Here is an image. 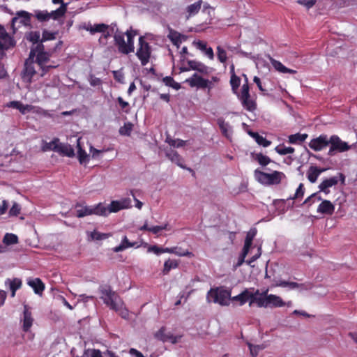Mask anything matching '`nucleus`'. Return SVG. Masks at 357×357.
Instances as JSON below:
<instances>
[{
	"instance_id": "f257e3e1",
	"label": "nucleus",
	"mask_w": 357,
	"mask_h": 357,
	"mask_svg": "<svg viewBox=\"0 0 357 357\" xmlns=\"http://www.w3.org/2000/svg\"><path fill=\"white\" fill-rule=\"evenodd\" d=\"M51 56L52 52L50 51H45V45L41 43L34 47H31L29 59L36 58L35 62L41 70L40 77L45 76L51 69L59 66V64H56L54 62L47 65V63L50 61Z\"/></svg>"
},
{
	"instance_id": "f03ea898",
	"label": "nucleus",
	"mask_w": 357,
	"mask_h": 357,
	"mask_svg": "<svg viewBox=\"0 0 357 357\" xmlns=\"http://www.w3.org/2000/svg\"><path fill=\"white\" fill-rule=\"evenodd\" d=\"M98 292L100 294V298L111 310L121 312L122 317L128 314L127 311L123 312L124 303L119 295L112 290L111 286L107 284L100 285L98 287Z\"/></svg>"
},
{
	"instance_id": "7ed1b4c3",
	"label": "nucleus",
	"mask_w": 357,
	"mask_h": 357,
	"mask_svg": "<svg viewBox=\"0 0 357 357\" xmlns=\"http://www.w3.org/2000/svg\"><path fill=\"white\" fill-rule=\"evenodd\" d=\"M255 179L261 184L265 185H278L282 179L285 178V174L279 171H273L272 173H266L257 169L254 172Z\"/></svg>"
},
{
	"instance_id": "20e7f679",
	"label": "nucleus",
	"mask_w": 357,
	"mask_h": 357,
	"mask_svg": "<svg viewBox=\"0 0 357 357\" xmlns=\"http://www.w3.org/2000/svg\"><path fill=\"white\" fill-rule=\"evenodd\" d=\"M151 36L149 34H145L139 38L136 56L143 66H146L150 61L151 56L152 48L147 41V40L151 38Z\"/></svg>"
},
{
	"instance_id": "39448f33",
	"label": "nucleus",
	"mask_w": 357,
	"mask_h": 357,
	"mask_svg": "<svg viewBox=\"0 0 357 357\" xmlns=\"http://www.w3.org/2000/svg\"><path fill=\"white\" fill-rule=\"evenodd\" d=\"M231 298V291L223 287H216L211 289L207 294V300L210 302L211 299L215 303H218L222 306H228Z\"/></svg>"
},
{
	"instance_id": "423d86ee",
	"label": "nucleus",
	"mask_w": 357,
	"mask_h": 357,
	"mask_svg": "<svg viewBox=\"0 0 357 357\" xmlns=\"http://www.w3.org/2000/svg\"><path fill=\"white\" fill-rule=\"evenodd\" d=\"M76 216L77 218H84L87 215H97L106 216L107 215V208L102 203H99L95 206H82L79 204H77L75 206Z\"/></svg>"
},
{
	"instance_id": "0eeeda50",
	"label": "nucleus",
	"mask_w": 357,
	"mask_h": 357,
	"mask_svg": "<svg viewBox=\"0 0 357 357\" xmlns=\"http://www.w3.org/2000/svg\"><path fill=\"white\" fill-rule=\"evenodd\" d=\"M191 88H197L199 89H207L208 93H209L213 89L211 86V82L209 79H205L198 73H194L190 77L188 78L185 81Z\"/></svg>"
},
{
	"instance_id": "6e6552de",
	"label": "nucleus",
	"mask_w": 357,
	"mask_h": 357,
	"mask_svg": "<svg viewBox=\"0 0 357 357\" xmlns=\"http://www.w3.org/2000/svg\"><path fill=\"white\" fill-rule=\"evenodd\" d=\"M268 289L263 291L261 296H264L263 301H259L262 307H280L286 305L281 297L275 294H267Z\"/></svg>"
},
{
	"instance_id": "1a4fd4ad",
	"label": "nucleus",
	"mask_w": 357,
	"mask_h": 357,
	"mask_svg": "<svg viewBox=\"0 0 357 357\" xmlns=\"http://www.w3.org/2000/svg\"><path fill=\"white\" fill-rule=\"evenodd\" d=\"M329 144H331L328 155H333L335 152H344L349 149L350 146L347 143L342 142L337 135H332L329 138Z\"/></svg>"
},
{
	"instance_id": "9d476101",
	"label": "nucleus",
	"mask_w": 357,
	"mask_h": 357,
	"mask_svg": "<svg viewBox=\"0 0 357 357\" xmlns=\"http://www.w3.org/2000/svg\"><path fill=\"white\" fill-rule=\"evenodd\" d=\"M342 184L345 181V176L342 173H338L337 176L324 179L319 185V190L326 195L330 193L329 188L336 185L339 181Z\"/></svg>"
},
{
	"instance_id": "9b49d317",
	"label": "nucleus",
	"mask_w": 357,
	"mask_h": 357,
	"mask_svg": "<svg viewBox=\"0 0 357 357\" xmlns=\"http://www.w3.org/2000/svg\"><path fill=\"white\" fill-rule=\"evenodd\" d=\"M15 45L14 38L9 35L3 25L0 24V49L9 50Z\"/></svg>"
},
{
	"instance_id": "f8f14e48",
	"label": "nucleus",
	"mask_w": 357,
	"mask_h": 357,
	"mask_svg": "<svg viewBox=\"0 0 357 357\" xmlns=\"http://www.w3.org/2000/svg\"><path fill=\"white\" fill-rule=\"evenodd\" d=\"M132 206L131 199L128 197L121 199V200L112 201L107 208V215L109 213H116L122 209L129 208Z\"/></svg>"
},
{
	"instance_id": "ddd939ff",
	"label": "nucleus",
	"mask_w": 357,
	"mask_h": 357,
	"mask_svg": "<svg viewBox=\"0 0 357 357\" xmlns=\"http://www.w3.org/2000/svg\"><path fill=\"white\" fill-rule=\"evenodd\" d=\"M329 145V139L326 135H321L318 137L312 139L309 146L314 151H320Z\"/></svg>"
},
{
	"instance_id": "4468645a",
	"label": "nucleus",
	"mask_w": 357,
	"mask_h": 357,
	"mask_svg": "<svg viewBox=\"0 0 357 357\" xmlns=\"http://www.w3.org/2000/svg\"><path fill=\"white\" fill-rule=\"evenodd\" d=\"M32 13L25 10H20L16 13L15 17L12 19V25L14 26L15 24L19 21V23L25 26H31V17Z\"/></svg>"
},
{
	"instance_id": "2eb2a0df",
	"label": "nucleus",
	"mask_w": 357,
	"mask_h": 357,
	"mask_svg": "<svg viewBox=\"0 0 357 357\" xmlns=\"http://www.w3.org/2000/svg\"><path fill=\"white\" fill-rule=\"evenodd\" d=\"M22 321H23V325H22L23 331L24 332H28L33 325V318L32 317L31 308L26 304L24 305Z\"/></svg>"
},
{
	"instance_id": "dca6fc26",
	"label": "nucleus",
	"mask_w": 357,
	"mask_h": 357,
	"mask_svg": "<svg viewBox=\"0 0 357 357\" xmlns=\"http://www.w3.org/2000/svg\"><path fill=\"white\" fill-rule=\"evenodd\" d=\"M36 74V70L33 62L26 61L24 64V68L22 72V79L28 82L31 83L33 76Z\"/></svg>"
},
{
	"instance_id": "f3484780",
	"label": "nucleus",
	"mask_w": 357,
	"mask_h": 357,
	"mask_svg": "<svg viewBox=\"0 0 357 357\" xmlns=\"http://www.w3.org/2000/svg\"><path fill=\"white\" fill-rule=\"evenodd\" d=\"M165 328L162 327L155 335V337L159 340L162 341L163 342H169L172 344H176L177 342V337L173 335L170 333H165Z\"/></svg>"
},
{
	"instance_id": "a211bd4d",
	"label": "nucleus",
	"mask_w": 357,
	"mask_h": 357,
	"mask_svg": "<svg viewBox=\"0 0 357 357\" xmlns=\"http://www.w3.org/2000/svg\"><path fill=\"white\" fill-rule=\"evenodd\" d=\"M166 157L169 159L172 162L176 164L178 167L185 169L186 167L183 165V159L178 154V153L172 149L167 150L165 152Z\"/></svg>"
},
{
	"instance_id": "6ab92c4d",
	"label": "nucleus",
	"mask_w": 357,
	"mask_h": 357,
	"mask_svg": "<svg viewBox=\"0 0 357 357\" xmlns=\"http://www.w3.org/2000/svg\"><path fill=\"white\" fill-rule=\"evenodd\" d=\"M334 211L335 206L329 200L322 201L317 208L318 213L326 215H332Z\"/></svg>"
},
{
	"instance_id": "aec40b11",
	"label": "nucleus",
	"mask_w": 357,
	"mask_h": 357,
	"mask_svg": "<svg viewBox=\"0 0 357 357\" xmlns=\"http://www.w3.org/2000/svg\"><path fill=\"white\" fill-rule=\"evenodd\" d=\"M5 284L9 285V289L11 291V297H15L16 291L20 289L22 287V281L21 279L17 278H15L13 279L8 278L5 281Z\"/></svg>"
},
{
	"instance_id": "412c9836",
	"label": "nucleus",
	"mask_w": 357,
	"mask_h": 357,
	"mask_svg": "<svg viewBox=\"0 0 357 357\" xmlns=\"http://www.w3.org/2000/svg\"><path fill=\"white\" fill-rule=\"evenodd\" d=\"M29 286L33 288L35 294L41 295L45 290V284L40 278L29 280L27 282Z\"/></svg>"
},
{
	"instance_id": "4be33fe9",
	"label": "nucleus",
	"mask_w": 357,
	"mask_h": 357,
	"mask_svg": "<svg viewBox=\"0 0 357 357\" xmlns=\"http://www.w3.org/2000/svg\"><path fill=\"white\" fill-rule=\"evenodd\" d=\"M125 35L127 36V42H126V48H123L125 50V54H128L131 52H133L135 50L134 47V36L135 33H133L132 30H128Z\"/></svg>"
},
{
	"instance_id": "5701e85b",
	"label": "nucleus",
	"mask_w": 357,
	"mask_h": 357,
	"mask_svg": "<svg viewBox=\"0 0 357 357\" xmlns=\"http://www.w3.org/2000/svg\"><path fill=\"white\" fill-rule=\"evenodd\" d=\"M56 152L59 153L62 155L68 157H73L75 155L73 148L71 145L68 144L59 142Z\"/></svg>"
},
{
	"instance_id": "b1692460",
	"label": "nucleus",
	"mask_w": 357,
	"mask_h": 357,
	"mask_svg": "<svg viewBox=\"0 0 357 357\" xmlns=\"http://www.w3.org/2000/svg\"><path fill=\"white\" fill-rule=\"evenodd\" d=\"M8 107L18 109L22 114H25L27 112H30L32 109L31 105H23L21 102L16 100L10 101L8 104Z\"/></svg>"
},
{
	"instance_id": "393cba45",
	"label": "nucleus",
	"mask_w": 357,
	"mask_h": 357,
	"mask_svg": "<svg viewBox=\"0 0 357 357\" xmlns=\"http://www.w3.org/2000/svg\"><path fill=\"white\" fill-rule=\"evenodd\" d=\"M257 233V229L255 227L251 228L247 233L246 237L245 239L243 250L247 251H250V249L252 246L253 239L256 236Z\"/></svg>"
},
{
	"instance_id": "a878e982",
	"label": "nucleus",
	"mask_w": 357,
	"mask_h": 357,
	"mask_svg": "<svg viewBox=\"0 0 357 357\" xmlns=\"http://www.w3.org/2000/svg\"><path fill=\"white\" fill-rule=\"evenodd\" d=\"M308 137V135L306 133H296L294 135H290L288 137V142L291 144H301L304 142L307 138Z\"/></svg>"
},
{
	"instance_id": "bb28decb",
	"label": "nucleus",
	"mask_w": 357,
	"mask_h": 357,
	"mask_svg": "<svg viewBox=\"0 0 357 357\" xmlns=\"http://www.w3.org/2000/svg\"><path fill=\"white\" fill-rule=\"evenodd\" d=\"M124 36L125 33H116L114 36V39L115 45L118 47L119 52L125 54V50L123 48H126V41Z\"/></svg>"
},
{
	"instance_id": "cd10ccee",
	"label": "nucleus",
	"mask_w": 357,
	"mask_h": 357,
	"mask_svg": "<svg viewBox=\"0 0 357 357\" xmlns=\"http://www.w3.org/2000/svg\"><path fill=\"white\" fill-rule=\"evenodd\" d=\"M251 157L254 160L257 161L263 167L268 165L271 162V159L268 156L264 155L262 153H252Z\"/></svg>"
},
{
	"instance_id": "c85d7f7f",
	"label": "nucleus",
	"mask_w": 357,
	"mask_h": 357,
	"mask_svg": "<svg viewBox=\"0 0 357 357\" xmlns=\"http://www.w3.org/2000/svg\"><path fill=\"white\" fill-rule=\"evenodd\" d=\"M202 4V1L199 0L198 1L189 5L186 8V12L188 15H186V20H188L190 17L195 15L199 10L201 9V6Z\"/></svg>"
},
{
	"instance_id": "c756f323",
	"label": "nucleus",
	"mask_w": 357,
	"mask_h": 357,
	"mask_svg": "<svg viewBox=\"0 0 357 357\" xmlns=\"http://www.w3.org/2000/svg\"><path fill=\"white\" fill-rule=\"evenodd\" d=\"M248 134L253 139H255V142L260 146L264 147H268L271 144V142L266 139L263 136L260 135L258 132L249 131Z\"/></svg>"
},
{
	"instance_id": "7c9ffc66",
	"label": "nucleus",
	"mask_w": 357,
	"mask_h": 357,
	"mask_svg": "<svg viewBox=\"0 0 357 357\" xmlns=\"http://www.w3.org/2000/svg\"><path fill=\"white\" fill-rule=\"evenodd\" d=\"M271 63L274 68L280 73L289 74H296L297 73L295 70L287 68L279 61L271 59Z\"/></svg>"
},
{
	"instance_id": "2f4dec72",
	"label": "nucleus",
	"mask_w": 357,
	"mask_h": 357,
	"mask_svg": "<svg viewBox=\"0 0 357 357\" xmlns=\"http://www.w3.org/2000/svg\"><path fill=\"white\" fill-rule=\"evenodd\" d=\"M80 140L81 138L77 139V158L79 163L84 164L89 161V155L85 150L82 148Z\"/></svg>"
},
{
	"instance_id": "473e14b6",
	"label": "nucleus",
	"mask_w": 357,
	"mask_h": 357,
	"mask_svg": "<svg viewBox=\"0 0 357 357\" xmlns=\"http://www.w3.org/2000/svg\"><path fill=\"white\" fill-rule=\"evenodd\" d=\"M137 243H136V242H134V243L130 242L129 240L128 239L127 236H124L121 241V244L118 246L114 247L113 248V251L115 252H119L123 251L128 248L133 247Z\"/></svg>"
},
{
	"instance_id": "72a5a7b5",
	"label": "nucleus",
	"mask_w": 357,
	"mask_h": 357,
	"mask_svg": "<svg viewBox=\"0 0 357 357\" xmlns=\"http://www.w3.org/2000/svg\"><path fill=\"white\" fill-rule=\"evenodd\" d=\"M26 38L27 40L33 43V47L37 45L41 40L40 33L38 31H31L27 33Z\"/></svg>"
},
{
	"instance_id": "f704fd0d",
	"label": "nucleus",
	"mask_w": 357,
	"mask_h": 357,
	"mask_svg": "<svg viewBox=\"0 0 357 357\" xmlns=\"http://www.w3.org/2000/svg\"><path fill=\"white\" fill-rule=\"evenodd\" d=\"M240 101L243 107L249 112H253L257 108V103L255 100L251 98L250 96H249V98L243 99Z\"/></svg>"
},
{
	"instance_id": "c9c22d12",
	"label": "nucleus",
	"mask_w": 357,
	"mask_h": 357,
	"mask_svg": "<svg viewBox=\"0 0 357 357\" xmlns=\"http://www.w3.org/2000/svg\"><path fill=\"white\" fill-rule=\"evenodd\" d=\"M167 37L171 40V42L175 43H176L177 41H185L187 40L188 38L186 36L183 35L173 29H171L169 31Z\"/></svg>"
},
{
	"instance_id": "e433bc0d",
	"label": "nucleus",
	"mask_w": 357,
	"mask_h": 357,
	"mask_svg": "<svg viewBox=\"0 0 357 357\" xmlns=\"http://www.w3.org/2000/svg\"><path fill=\"white\" fill-rule=\"evenodd\" d=\"M178 266V262L176 259H169L165 261L164 264V268L162 270V273L164 275H167L172 269L176 268Z\"/></svg>"
},
{
	"instance_id": "4c0bfd02",
	"label": "nucleus",
	"mask_w": 357,
	"mask_h": 357,
	"mask_svg": "<svg viewBox=\"0 0 357 357\" xmlns=\"http://www.w3.org/2000/svg\"><path fill=\"white\" fill-rule=\"evenodd\" d=\"M33 16L40 22H47L50 20V15L47 10H34Z\"/></svg>"
},
{
	"instance_id": "58836bf2",
	"label": "nucleus",
	"mask_w": 357,
	"mask_h": 357,
	"mask_svg": "<svg viewBox=\"0 0 357 357\" xmlns=\"http://www.w3.org/2000/svg\"><path fill=\"white\" fill-rule=\"evenodd\" d=\"M199 61L195 60H188V66H185L184 63H181L179 67L180 72H188L190 70H196Z\"/></svg>"
},
{
	"instance_id": "ea45409f",
	"label": "nucleus",
	"mask_w": 357,
	"mask_h": 357,
	"mask_svg": "<svg viewBox=\"0 0 357 357\" xmlns=\"http://www.w3.org/2000/svg\"><path fill=\"white\" fill-rule=\"evenodd\" d=\"M59 142V138H54L53 140L50 142H44L42 149L43 151L52 150L56 152Z\"/></svg>"
},
{
	"instance_id": "a19ab883",
	"label": "nucleus",
	"mask_w": 357,
	"mask_h": 357,
	"mask_svg": "<svg viewBox=\"0 0 357 357\" xmlns=\"http://www.w3.org/2000/svg\"><path fill=\"white\" fill-rule=\"evenodd\" d=\"M319 177L318 173L316 171V166L311 165L307 171V178L309 181L314 183L317 181Z\"/></svg>"
},
{
	"instance_id": "79ce46f5",
	"label": "nucleus",
	"mask_w": 357,
	"mask_h": 357,
	"mask_svg": "<svg viewBox=\"0 0 357 357\" xmlns=\"http://www.w3.org/2000/svg\"><path fill=\"white\" fill-rule=\"evenodd\" d=\"M58 34V31H49L46 29H44L42 33V38L40 43L43 44L44 42L47 40H53L56 38V35Z\"/></svg>"
},
{
	"instance_id": "37998d69",
	"label": "nucleus",
	"mask_w": 357,
	"mask_h": 357,
	"mask_svg": "<svg viewBox=\"0 0 357 357\" xmlns=\"http://www.w3.org/2000/svg\"><path fill=\"white\" fill-rule=\"evenodd\" d=\"M277 287H288L291 289L298 288L300 287L303 286V284H299L295 282H288L284 280H280L278 282L275 284Z\"/></svg>"
},
{
	"instance_id": "c03bdc74",
	"label": "nucleus",
	"mask_w": 357,
	"mask_h": 357,
	"mask_svg": "<svg viewBox=\"0 0 357 357\" xmlns=\"http://www.w3.org/2000/svg\"><path fill=\"white\" fill-rule=\"evenodd\" d=\"M263 298H264V296H259V297H257L255 296V294H253V293L250 292L248 289V294H247V296H246V299H247V301H248V299H250V305H252L253 303H257V306L259 307H262V305H260V303H259V300L260 301H263Z\"/></svg>"
},
{
	"instance_id": "a18cd8bd",
	"label": "nucleus",
	"mask_w": 357,
	"mask_h": 357,
	"mask_svg": "<svg viewBox=\"0 0 357 357\" xmlns=\"http://www.w3.org/2000/svg\"><path fill=\"white\" fill-rule=\"evenodd\" d=\"M304 193H305L304 185L301 183L299 184L294 196H290L289 197L287 198V200H294V199L303 198Z\"/></svg>"
},
{
	"instance_id": "49530a36",
	"label": "nucleus",
	"mask_w": 357,
	"mask_h": 357,
	"mask_svg": "<svg viewBox=\"0 0 357 357\" xmlns=\"http://www.w3.org/2000/svg\"><path fill=\"white\" fill-rule=\"evenodd\" d=\"M3 242L7 245H13L18 242V238L15 234L7 233L3 239Z\"/></svg>"
},
{
	"instance_id": "de8ad7c7",
	"label": "nucleus",
	"mask_w": 357,
	"mask_h": 357,
	"mask_svg": "<svg viewBox=\"0 0 357 357\" xmlns=\"http://www.w3.org/2000/svg\"><path fill=\"white\" fill-rule=\"evenodd\" d=\"M248 294V289H245L241 294L234 297H231L230 300L233 301H239L240 305H243L247 302L246 296Z\"/></svg>"
},
{
	"instance_id": "09e8293b",
	"label": "nucleus",
	"mask_w": 357,
	"mask_h": 357,
	"mask_svg": "<svg viewBox=\"0 0 357 357\" xmlns=\"http://www.w3.org/2000/svg\"><path fill=\"white\" fill-rule=\"evenodd\" d=\"M295 149L293 147H286L283 145L278 146L275 148V151L282 155H284L289 153H293L294 152Z\"/></svg>"
},
{
	"instance_id": "8fccbe9b",
	"label": "nucleus",
	"mask_w": 357,
	"mask_h": 357,
	"mask_svg": "<svg viewBox=\"0 0 357 357\" xmlns=\"http://www.w3.org/2000/svg\"><path fill=\"white\" fill-rule=\"evenodd\" d=\"M241 84V79L239 77L235 75V73L233 72V73L231 75L230 79V84L231 86L232 90L235 92L239 87Z\"/></svg>"
},
{
	"instance_id": "3c124183",
	"label": "nucleus",
	"mask_w": 357,
	"mask_h": 357,
	"mask_svg": "<svg viewBox=\"0 0 357 357\" xmlns=\"http://www.w3.org/2000/svg\"><path fill=\"white\" fill-rule=\"evenodd\" d=\"M249 96H250L249 84H243L241 89V93L238 96V99L241 100L243 99L249 98Z\"/></svg>"
},
{
	"instance_id": "603ef678",
	"label": "nucleus",
	"mask_w": 357,
	"mask_h": 357,
	"mask_svg": "<svg viewBox=\"0 0 357 357\" xmlns=\"http://www.w3.org/2000/svg\"><path fill=\"white\" fill-rule=\"evenodd\" d=\"M217 56L220 63H225L227 60L226 51L220 46L217 47Z\"/></svg>"
},
{
	"instance_id": "864d4df0",
	"label": "nucleus",
	"mask_w": 357,
	"mask_h": 357,
	"mask_svg": "<svg viewBox=\"0 0 357 357\" xmlns=\"http://www.w3.org/2000/svg\"><path fill=\"white\" fill-rule=\"evenodd\" d=\"M218 124L219 126V128L222 133V135L225 137H228V128H229V124L222 119H218Z\"/></svg>"
},
{
	"instance_id": "5fc2aeb1",
	"label": "nucleus",
	"mask_w": 357,
	"mask_h": 357,
	"mask_svg": "<svg viewBox=\"0 0 357 357\" xmlns=\"http://www.w3.org/2000/svg\"><path fill=\"white\" fill-rule=\"evenodd\" d=\"M108 27V25L102 23L94 24L93 29L91 30V34H94L95 33H105Z\"/></svg>"
},
{
	"instance_id": "6e6d98bb",
	"label": "nucleus",
	"mask_w": 357,
	"mask_h": 357,
	"mask_svg": "<svg viewBox=\"0 0 357 357\" xmlns=\"http://www.w3.org/2000/svg\"><path fill=\"white\" fill-rule=\"evenodd\" d=\"M167 142L171 146L176 147V148L183 147L187 143L186 141H184V140H182L180 139H170L167 140Z\"/></svg>"
},
{
	"instance_id": "4d7b16f0",
	"label": "nucleus",
	"mask_w": 357,
	"mask_h": 357,
	"mask_svg": "<svg viewBox=\"0 0 357 357\" xmlns=\"http://www.w3.org/2000/svg\"><path fill=\"white\" fill-rule=\"evenodd\" d=\"M248 252L249 251L243 249L242 253L241 254L238 259V261L233 266L234 270H236L245 262V258L248 254Z\"/></svg>"
},
{
	"instance_id": "13d9d810",
	"label": "nucleus",
	"mask_w": 357,
	"mask_h": 357,
	"mask_svg": "<svg viewBox=\"0 0 357 357\" xmlns=\"http://www.w3.org/2000/svg\"><path fill=\"white\" fill-rule=\"evenodd\" d=\"M20 211H21L20 206L17 203L15 202L9 211V215L10 216H17L20 213Z\"/></svg>"
},
{
	"instance_id": "bf43d9fd",
	"label": "nucleus",
	"mask_w": 357,
	"mask_h": 357,
	"mask_svg": "<svg viewBox=\"0 0 357 357\" xmlns=\"http://www.w3.org/2000/svg\"><path fill=\"white\" fill-rule=\"evenodd\" d=\"M296 2L305 6L307 9H310L316 4L317 0H298Z\"/></svg>"
},
{
	"instance_id": "052dcab7",
	"label": "nucleus",
	"mask_w": 357,
	"mask_h": 357,
	"mask_svg": "<svg viewBox=\"0 0 357 357\" xmlns=\"http://www.w3.org/2000/svg\"><path fill=\"white\" fill-rule=\"evenodd\" d=\"M196 71H197L198 73H199L202 75H208L209 72H210L209 67H208L204 63H203L200 61L198 64Z\"/></svg>"
},
{
	"instance_id": "680f3d73",
	"label": "nucleus",
	"mask_w": 357,
	"mask_h": 357,
	"mask_svg": "<svg viewBox=\"0 0 357 357\" xmlns=\"http://www.w3.org/2000/svg\"><path fill=\"white\" fill-rule=\"evenodd\" d=\"M91 236L93 239L99 241L107 238L109 236V234L94 231L91 233Z\"/></svg>"
},
{
	"instance_id": "e2e57ef3",
	"label": "nucleus",
	"mask_w": 357,
	"mask_h": 357,
	"mask_svg": "<svg viewBox=\"0 0 357 357\" xmlns=\"http://www.w3.org/2000/svg\"><path fill=\"white\" fill-rule=\"evenodd\" d=\"M174 254L180 256V257H191L193 256L192 252L188 251V250H184L181 248H178V250H176V252H174Z\"/></svg>"
},
{
	"instance_id": "0e129e2a",
	"label": "nucleus",
	"mask_w": 357,
	"mask_h": 357,
	"mask_svg": "<svg viewBox=\"0 0 357 357\" xmlns=\"http://www.w3.org/2000/svg\"><path fill=\"white\" fill-rule=\"evenodd\" d=\"M248 347L252 357H257L259 354V351L261 349V347L259 345H253L250 343H248Z\"/></svg>"
},
{
	"instance_id": "69168bd1",
	"label": "nucleus",
	"mask_w": 357,
	"mask_h": 357,
	"mask_svg": "<svg viewBox=\"0 0 357 357\" xmlns=\"http://www.w3.org/2000/svg\"><path fill=\"white\" fill-rule=\"evenodd\" d=\"M193 45L196 46L199 50L204 52L207 49V44L206 42L202 40L193 41Z\"/></svg>"
},
{
	"instance_id": "338daca9",
	"label": "nucleus",
	"mask_w": 357,
	"mask_h": 357,
	"mask_svg": "<svg viewBox=\"0 0 357 357\" xmlns=\"http://www.w3.org/2000/svg\"><path fill=\"white\" fill-rule=\"evenodd\" d=\"M149 252H153L154 254L159 255L162 254V248L158 247V245H149L148 247Z\"/></svg>"
},
{
	"instance_id": "774afa93",
	"label": "nucleus",
	"mask_w": 357,
	"mask_h": 357,
	"mask_svg": "<svg viewBox=\"0 0 357 357\" xmlns=\"http://www.w3.org/2000/svg\"><path fill=\"white\" fill-rule=\"evenodd\" d=\"M49 15H50V19L53 18L54 20H58L59 18L64 16L59 8L49 13Z\"/></svg>"
}]
</instances>
